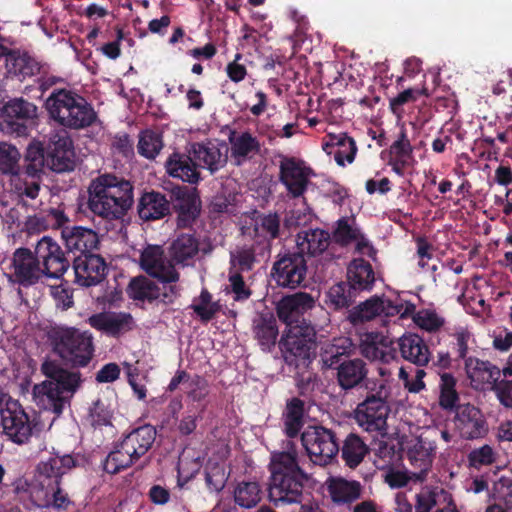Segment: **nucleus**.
<instances>
[{
    "instance_id": "1",
    "label": "nucleus",
    "mask_w": 512,
    "mask_h": 512,
    "mask_svg": "<svg viewBox=\"0 0 512 512\" xmlns=\"http://www.w3.org/2000/svg\"><path fill=\"white\" fill-rule=\"evenodd\" d=\"M287 451H277L271 454L268 469L270 482L268 496L276 506L301 504L304 498V486L308 474L298 463V452L293 443Z\"/></svg>"
},
{
    "instance_id": "2",
    "label": "nucleus",
    "mask_w": 512,
    "mask_h": 512,
    "mask_svg": "<svg viewBox=\"0 0 512 512\" xmlns=\"http://www.w3.org/2000/svg\"><path fill=\"white\" fill-rule=\"evenodd\" d=\"M134 203L133 184L111 173L100 174L88 187V209L102 218H123Z\"/></svg>"
},
{
    "instance_id": "3",
    "label": "nucleus",
    "mask_w": 512,
    "mask_h": 512,
    "mask_svg": "<svg viewBox=\"0 0 512 512\" xmlns=\"http://www.w3.org/2000/svg\"><path fill=\"white\" fill-rule=\"evenodd\" d=\"M398 350L404 360L419 367L425 366L430 360V351L423 338L414 333H407L395 342L381 333L370 332L362 336L361 354L372 361L379 360L390 363L398 357Z\"/></svg>"
},
{
    "instance_id": "4",
    "label": "nucleus",
    "mask_w": 512,
    "mask_h": 512,
    "mask_svg": "<svg viewBox=\"0 0 512 512\" xmlns=\"http://www.w3.org/2000/svg\"><path fill=\"white\" fill-rule=\"evenodd\" d=\"M49 117L70 130L86 129L98 120L93 105L73 89L55 88L45 101Z\"/></svg>"
},
{
    "instance_id": "5",
    "label": "nucleus",
    "mask_w": 512,
    "mask_h": 512,
    "mask_svg": "<svg viewBox=\"0 0 512 512\" xmlns=\"http://www.w3.org/2000/svg\"><path fill=\"white\" fill-rule=\"evenodd\" d=\"M47 378L36 386L38 393L45 397V408L60 415L66 404L80 389L83 379L79 371L65 369L56 359L46 358L40 367Z\"/></svg>"
},
{
    "instance_id": "6",
    "label": "nucleus",
    "mask_w": 512,
    "mask_h": 512,
    "mask_svg": "<svg viewBox=\"0 0 512 512\" xmlns=\"http://www.w3.org/2000/svg\"><path fill=\"white\" fill-rule=\"evenodd\" d=\"M52 351L72 368H84L91 362L95 348L89 331L62 325L51 326L47 332Z\"/></svg>"
},
{
    "instance_id": "7",
    "label": "nucleus",
    "mask_w": 512,
    "mask_h": 512,
    "mask_svg": "<svg viewBox=\"0 0 512 512\" xmlns=\"http://www.w3.org/2000/svg\"><path fill=\"white\" fill-rule=\"evenodd\" d=\"M316 346V330L310 322L286 328L278 342L285 363L296 368L311 362Z\"/></svg>"
},
{
    "instance_id": "8",
    "label": "nucleus",
    "mask_w": 512,
    "mask_h": 512,
    "mask_svg": "<svg viewBox=\"0 0 512 512\" xmlns=\"http://www.w3.org/2000/svg\"><path fill=\"white\" fill-rule=\"evenodd\" d=\"M37 106L23 98L9 100L0 109V130L17 137L27 136L35 126Z\"/></svg>"
},
{
    "instance_id": "9",
    "label": "nucleus",
    "mask_w": 512,
    "mask_h": 512,
    "mask_svg": "<svg viewBox=\"0 0 512 512\" xmlns=\"http://www.w3.org/2000/svg\"><path fill=\"white\" fill-rule=\"evenodd\" d=\"M301 442L310 460L325 466L339 453V439L332 429L322 425L309 426L301 434Z\"/></svg>"
},
{
    "instance_id": "10",
    "label": "nucleus",
    "mask_w": 512,
    "mask_h": 512,
    "mask_svg": "<svg viewBox=\"0 0 512 512\" xmlns=\"http://www.w3.org/2000/svg\"><path fill=\"white\" fill-rule=\"evenodd\" d=\"M387 396L385 385L381 383L376 393L367 395L365 400L358 404L355 410V419L360 427L368 432L386 429L387 417L390 412L386 401Z\"/></svg>"
},
{
    "instance_id": "11",
    "label": "nucleus",
    "mask_w": 512,
    "mask_h": 512,
    "mask_svg": "<svg viewBox=\"0 0 512 512\" xmlns=\"http://www.w3.org/2000/svg\"><path fill=\"white\" fill-rule=\"evenodd\" d=\"M306 275V258L295 251L279 254L271 268L272 279L283 288L296 289L303 286Z\"/></svg>"
},
{
    "instance_id": "12",
    "label": "nucleus",
    "mask_w": 512,
    "mask_h": 512,
    "mask_svg": "<svg viewBox=\"0 0 512 512\" xmlns=\"http://www.w3.org/2000/svg\"><path fill=\"white\" fill-rule=\"evenodd\" d=\"M35 251L26 247L15 249L10 263V280L23 287H30L40 282L45 276Z\"/></svg>"
},
{
    "instance_id": "13",
    "label": "nucleus",
    "mask_w": 512,
    "mask_h": 512,
    "mask_svg": "<svg viewBox=\"0 0 512 512\" xmlns=\"http://www.w3.org/2000/svg\"><path fill=\"white\" fill-rule=\"evenodd\" d=\"M141 269L160 283H174L180 280V273L172 259L167 258L160 245H147L140 254Z\"/></svg>"
},
{
    "instance_id": "14",
    "label": "nucleus",
    "mask_w": 512,
    "mask_h": 512,
    "mask_svg": "<svg viewBox=\"0 0 512 512\" xmlns=\"http://www.w3.org/2000/svg\"><path fill=\"white\" fill-rule=\"evenodd\" d=\"M35 253L46 278L60 279L70 267V260L61 246L50 236H43L35 246Z\"/></svg>"
},
{
    "instance_id": "15",
    "label": "nucleus",
    "mask_w": 512,
    "mask_h": 512,
    "mask_svg": "<svg viewBox=\"0 0 512 512\" xmlns=\"http://www.w3.org/2000/svg\"><path fill=\"white\" fill-rule=\"evenodd\" d=\"M1 424L8 439L18 445L28 443L32 436V423L17 401L8 402L1 410Z\"/></svg>"
},
{
    "instance_id": "16",
    "label": "nucleus",
    "mask_w": 512,
    "mask_h": 512,
    "mask_svg": "<svg viewBox=\"0 0 512 512\" xmlns=\"http://www.w3.org/2000/svg\"><path fill=\"white\" fill-rule=\"evenodd\" d=\"M74 283L81 287L100 284L108 274V264L99 254L93 252L78 255L73 259Z\"/></svg>"
},
{
    "instance_id": "17",
    "label": "nucleus",
    "mask_w": 512,
    "mask_h": 512,
    "mask_svg": "<svg viewBox=\"0 0 512 512\" xmlns=\"http://www.w3.org/2000/svg\"><path fill=\"white\" fill-rule=\"evenodd\" d=\"M310 172V168L295 158L284 157L279 165V180L292 198H298L307 190Z\"/></svg>"
},
{
    "instance_id": "18",
    "label": "nucleus",
    "mask_w": 512,
    "mask_h": 512,
    "mask_svg": "<svg viewBox=\"0 0 512 512\" xmlns=\"http://www.w3.org/2000/svg\"><path fill=\"white\" fill-rule=\"evenodd\" d=\"M455 426L460 436L466 440L483 438L488 432L487 422L481 410L469 403L456 407Z\"/></svg>"
},
{
    "instance_id": "19",
    "label": "nucleus",
    "mask_w": 512,
    "mask_h": 512,
    "mask_svg": "<svg viewBox=\"0 0 512 512\" xmlns=\"http://www.w3.org/2000/svg\"><path fill=\"white\" fill-rule=\"evenodd\" d=\"M212 246L200 249V239L195 232L179 233L170 243L168 247L169 257L172 259L174 266L188 267L193 264L195 258L200 251L203 254L211 252Z\"/></svg>"
},
{
    "instance_id": "20",
    "label": "nucleus",
    "mask_w": 512,
    "mask_h": 512,
    "mask_svg": "<svg viewBox=\"0 0 512 512\" xmlns=\"http://www.w3.org/2000/svg\"><path fill=\"white\" fill-rule=\"evenodd\" d=\"M315 305L313 297L306 292H297L283 297L276 306V313L286 328L307 322L303 315Z\"/></svg>"
},
{
    "instance_id": "21",
    "label": "nucleus",
    "mask_w": 512,
    "mask_h": 512,
    "mask_svg": "<svg viewBox=\"0 0 512 512\" xmlns=\"http://www.w3.org/2000/svg\"><path fill=\"white\" fill-rule=\"evenodd\" d=\"M75 466L76 461L69 454L50 457L46 461L39 462L36 468L39 486L41 489H46L61 484L63 475Z\"/></svg>"
},
{
    "instance_id": "22",
    "label": "nucleus",
    "mask_w": 512,
    "mask_h": 512,
    "mask_svg": "<svg viewBox=\"0 0 512 512\" xmlns=\"http://www.w3.org/2000/svg\"><path fill=\"white\" fill-rule=\"evenodd\" d=\"M0 50L1 55L6 58L7 73L19 81L36 76L41 73V69H44V65L26 52L22 53L4 46H1Z\"/></svg>"
},
{
    "instance_id": "23",
    "label": "nucleus",
    "mask_w": 512,
    "mask_h": 512,
    "mask_svg": "<svg viewBox=\"0 0 512 512\" xmlns=\"http://www.w3.org/2000/svg\"><path fill=\"white\" fill-rule=\"evenodd\" d=\"M61 237L68 252H79L82 255L99 249L98 233L88 227L66 226L61 231Z\"/></svg>"
},
{
    "instance_id": "24",
    "label": "nucleus",
    "mask_w": 512,
    "mask_h": 512,
    "mask_svg": "<svg viewBox=\"0 0 512 512\" xmlns=\"http://www.w3.org/2000/svg\"><path fill=\"white\" fill-rule=\"evenodd\" d=\"M89 324L108 336H119L133 330L135 321L127 312H101L89 317Z\"/></svg>"
},
{
    "instance_id": "25",
    "label": "nucleus",
    "mask_w": 512,
    "mask_h": 512,
    "mask_svg": "<svg viewBox=\"0 0 512 512\" xmlns=\"http://www.w3.org/2000/svg\"><path fill=\"white\" fill-rule=\"evenodd\" d=\"M435 452L436 445L422 438L418 439L414 445L409 447L406 452V458L413 468L411 474L415 481H423L426 479L432 467Z\"/></svg>"
},
{
    "instance_id": "26",
    "label": "nucleus",
    "mask_w": 512,
    "mask_h": 512,
    "mask_svg": "<svg viewBox=\"0 0 512 512\" xmlns=\"http://www.w3.org/2000/svg\"><path fill=\"white\" fill-rule=\"evenodd\" d=\"M174 195L173 209L176 213V227L178 229L192 228L201 213L200 198L187 191H178Z\"/></svg>"
},
{
    "instance_id": "27",
    "label": "nucleus",
    "mask_w": 512,
    "mask_h": 512,
    "mask_svg": "<svg viewBox=\"0 0 512 512\" xmlns=\"http://www.w3.org/2000/svg\"><path fill=\"white\" fill-rule=\"evenodd\" d=\"M199 168L207 169L214 174L227 163V156L222 154L217 144L212 141L192 143L188 150Z\"/></svg>"
},
{
    "instance_id": "28",
    "label": "nucleus",
    "mask_w": 512,
    "mask_h": 512,
    "mask_svg": "<svg viewBox=\"0 0 512 512\" xmlns=\"http://www.w3.org/2000/svg\"><path fill=\"white\" fill-rule=\"evenodd\" d=\"M227 136L231 157L237 165L252 159L261 151L260 140L248 130L237 132L235 129L229 128Z\"/></svg>"
},
{
    "instance_id": "29",
    "label": "nucleus",
    "mask_w": 512,
    "mask_h": 512,
    "mask_svg": "<svg viewBox=\"0 0 512 512\" xmlns=\"http://www.w3.org/2000/svg\"><path fill=\"white\" fill-rule=\"evenodd\" d=\"M368 367L364 360L353 358L341 363L336 372V382L341 390L348 392L366 384Z\"/></svg>"
},
{
    "instance_id": "30",
    "label": "nucleus",
    "mask_w": 512,
    "mask_h": 512,
    "mask_svg": "<svg viewBox=\"0 0 512 512\" xmlns=\"http://www.w3.org/2000/svg\"><path fill=\"white\" fill-rule=\"evenodd\" d=\"M171 204L164 194L158 191L144 192L138 200L137 212L145 222L163 219L170 214Z\"/></svg>"
},
{
    "instance_id": "31",
    "label": "nucleus",
    "mask_w": 512,
    "mask_h": 512,
    "mask_svg": "<svg viewBox=\"0 0 512 512\" xmlns=\"http://www.w3.org/2000/svg\"><path fill=\"white\" fill-rule=\"evenodd\" d=\"M330 234L320 228L301 230L296 235V253L308 257L323 254L330 244Z\"/></svg>"
},
{
    "instance_id": "32",
    "label": "nucleus",
    "mask_w": 512,
    "mask_h": 512,
    "mask_svg": "<svg viewBox=\"0 0 512 512\" xmlns=\"http://www.w3.org/2000/svg\"><path fill=\"white\" fill-rule=\"evenodd\" d=\"M376 281L373 266L364 258H354L347 267L346 282L359 295L372 291Z\"/></svg>"
},
{
    "instance_id": "33",
    "label": "nucleus",
    "mask_w": 512,
    "mask_h": 512,
    "mask_svg": "<svg viewBox=\"0 0 512 512\" xmlns=\"http://www.w3.org/2000/svg\"><path fill=\"white\" fill-rule=\"evenodd\" d=\"M165 167L171 177L183 182L196 184L201 179L200 171L190 153L187 155L174 152L166 160Z\"/></svg>"
},
{
    "instance_id": "34",
    "label": "nucleus",
    "mask_w": 512,
    "mask_h": 512,
    "mask_svg": "<svg viewBox=\"0 0 512 512\" xmlns=\"http://www.w3.org/2000/svg\"><path fill=\"white\" fill-rule=\"evenodd\" d=\"M157 431L154 426L145 424L133 429L121 440L125 447L138 461L153 446Z\"/></svg>"
},
{
    "instance_id": "35",
    "label": "nucleus",
    "mask_w": 512,
    "mask_h": 512,
    "mask_svg": "<svg viewBox=\"0 0 512 512\" xmlns=\"http://www.w3.org/2000/svg\"><path fill=\"white\" fill-rule=\"evenodd\" d=\"M339 453L346 467L356 469L370 454V447L361 436L351 432L339 445Z\"/></svg>"
},
{
    "instance_id": "36",
    "label": "nucleus",
    "mask_w": 512,
    "mask_h": 512,
    "mask_svg": "<svg viewBox=\"0 0 512 512\" xmlns=\"http://www.w3.org/2000/svg\"><path fill=\"white\" fill-rule=\"evenodd\" d=\"M327 490L336 504H352L361 498L363 487L359 481L332 477L327 481Z\"/></svg>"
},
{
    "instance_id": "37",
    "label": "nucleus",
    "mask_w": 512,
    "mask_h": 512,
    "mask_svg": "<svg viewBox=\"0 0 512 512\" xmlns=\"http://www.w3.org/2000/svg\"><path fill=\"white\" fill-rule=\"evenodd\" d=\"M254 338L264 352H271L277 343L279 330L276 318L271 313H261L253 321Z\"/></svg>"
},
{
    "instance_id": "38",
    "label": "nucleus",
    "mask_w": 512,
    "mask_h": 512,
    "mask_svg": "<svg viewBox=\"0 0 512 512\" xmlns=\"http://www.w3.org/2000/svg\"><path fill=\"white\" fill-rule=\"evenodd\" d=\"M464 364L468 378L474 382L492 385L501 376V370L489 361L469 356Z\"/></svg>"
},
{
    "instance_id": "39",
    "label": "nucleus",
    "mask_w": 512,
    "mask_h": 512,
    "mask_svg": "<svg viewBox=\"0 0 512 512\" xmlns=\"http://www.w3.org/2000/svg\"><path fill=\"white\" fill-rule=\"evenodd\" d=\"M305 402L298 397L289 399L283 412L284 432L295 438L304 426Z\"/></svg>"
},
{
    "instance_id": "40",
    "label": "nucleus",
    "mask_w": 512,
    "mask_h": 512,
    "mask_svg": "<svg viewBox=\"0 0 512 512\" xmlns=\"http://www.w3.org/2000/svg\"><path fill=\"white\" fill-rule=\"evenodd\" d=\"M359 294L346 281L332 285L326 293V305L330 310L340 311L352 306Z\"/></svg>"
},
{
    "instance_id": "41",
    "label": "nucleus",
    "mask_w": 512,
    "mask_h": 512,
    "mask_svg": "<svg viewBox=\"0 0 512 512\" xmlns=\"http://www.w3.org/2000/svg\"><path fill=\"white\" fill-rule=\"evenodd\" d=\"M136 462V458L126 449L125 444L120 441L114 445L113 450L102 461V468L106 473L115 475L130 468Z\"/></svg>"
},
{
    "instance_id": "42",
    "label": "nucleus",
    "mask_w": 512,
    "mask_h": 512,
    "mask_svg": "<svg viewBox=\"0 0 512 512\" xmlns=\"http://www.w3.org/2000/svg\"><path fill=\"white\" fill-rule=\"evenodd\" d=\"M127 294L135 301L152 303L158 299V284L146 276H137L130 280Z\"/></svg>"
},
{
    "instance_id": "43",
    "label": "nucleus",
    "mask_w": 512,
    "mask_h": 512,
    "mask_svg": "<svg viewBox=\"0 0 512 512\" xmlns=\"http://www.w3.org/2000/svg\"><path fill=\"white\" fill-rule=\"evenodd\" d=\"M11 191L19 198L34 200L40 192L41 176L26 175L25 171L9 179Z\"/></svg>"
},
{
    "instance_id": "44",
    "label": "nucleus",
    "mask_w": 512,
    "mask_h": 512,
    "mask_svg": "<svg viewBox=\"0 0 512 512\" xmlns=\"http://www.w3.org/2000/svg\"><path fill=\"white\" fill-rule=\"evenodd\" d=\"M47 164V151L40 142H32L28 145L24 156L23 171L26 175L41 176Z\"/></svg>"
},
{
    "instance_id": "45",
    "label": "nucleus",
    "mask_w": 512,
    "mask_h": 512,
    "mask_svg": "<svg viewBox=\"0 0 512 512\" xmlns=\"http://www.w3.org/2000/svg\"><path fill=\"white\" fill-rule=\"evenodd\" d=\"M21 153L16 146L0 142V173L9 176V179L15 177L23 171L20 165Z\"/></svg>"
},
{
    "instance_id": "46",
    "label": "nucleus",
    "mask_w": 512,
    "mask_h": 512,
    "mask_svg": "<svg viewBox=\"0 0 512 512\" xmlns=\"http://www.w3.org/2000/svg\"><path fill=\"white\" fill-rule=\"evenodd\" d=\"M381 297L373 296L360 303L349 311L348 320L353 325L362 324L370 321L377 316H381Z\"/></svg>"
},
{
    "instance_id": "47",
    "label": "nucleus",
    "mask_w": 512,
    "mask_h": 512,
    "mask_svg": "<svg viewBox=\"0 0 512 512\" xmlns=\"http://www.w3.org/2000/svg\"><path fill=\"white\" fill-rule=\"evenodd\" d=\"M261 500V488L256 481H242L234 489V501L242 508L255 507Z\"/></svg>"
},
{
    "instance_id": "48",
    "label": "nucleus",
    "mask_w": 512,
    "mask_h": 512,
    "mask_svg": "<svg viewBox=\"0 0 512 512\" xmlns=\"http://www.w3.org/2000/svg\"><path fill=\"white\" fill-rule=\"evenodd\" d=\"M138 153L147 158L155 159L163 148L162 135L153 130H144L139 135Z\"/></svg>"
},
{
    "instance_id": "49",
    "label": "nucleus",
    "mask_w": 512,
    "mask_h": 512,
    "mask_svg": "<svg viewBox=\"0 0 512 512\" xmlns=\"http://www.w3.org/2000/svg\"><path fill=\"white\" fill-rule=\"evenodd\" d=\"M389 159L412 164L414 161L413 147L405 129H402L389 148Z\"/></svg>"
},
{
    "instance_id": "50",
    "label": "nucleus",
    "mask_w": 512,
    "mask_h": 512,
    "mask_svg": "<svg viewBox=\"0 0 512 512\" xmlns=\"http://www.w3.org/2000/svg\"><path fill=\"white\" fill-rule=\"evenodd\" d=\"M200 303H193L190 307L199 316L202 322L212 320L219 310L217 303H211L212 295L207 289H203L199 296Z\"/></svg>"
},
{
    "instance_id": "51",
    "label": "nucleus",
    "mask_w": 512,
    "mask_h": 512,
    "mask_svg": "<svg viewBox=\"0 0 512 512\" xmlns=\"http://www.w3.org/2000/svg\"><path fill=\"white\" fill-rule=\"evenodd\" d=\"M360 233L361 230L358 227L349 224L348 219L342 217L337 221L333 237L336 243L341 246H347L354 242V240L358 239Z\"/></svg>"
},
{
    "instance_id": "52",
    "label": "nucleus",
    "mask_w": 512,
    "mask_h": 512,
    "mask_svg": "<svg viewBox=\"0 0 512 512\" xmlns=\"http://www.w3.org/2000/svg\"><path fill=\"white\" fill-rule=\"evenodd\" d=\"M43 490L45 491L44 506L46 507H52L56 510H67L72 504L68 494L61 488V484Z\"/></svg>"
},
{
    "instance_id": "53",
    "label": "nucleus",
    "mask_w": 512,
    "mask_h": 512,
    "mask_svg": "<svg viewBox=\"0 0 512 512\" xmlns=\"http://www.w3.org/2000/svg\"><path fill=\"white\" fill-rule=\"evenodd\" d=\"M113 412L102 399L95 400L89 408V420L93 427L111 424Z\"/></svg>"
},
{
    "instance_id": "54",
    "label": "nucleus",
    "mask_w": 512,
    "mask_h": 512,
    "mask_svg": "<svg viewBox=\"0 0 512 512\" xmlns=\"http://www.w3.org/2000/svg\"><path fill=\"white\" fill-rule=\"evenodd\" d=\"M261 230L269 240L280 236V217L277 213L260 215L256 221L255 231Z\"/></svg>"
},
{
    "instance_id": "55",
    "label": "nucleus",
    "mask_w": 512,
    "mask_h": 512,
    "mask_svg": "<svg viewBox=\"0 0 512 512\" xmlns=\"http://www.w3.org/2000/svg\"><path fill=\"white\" fill-rule=\"evenodd\" d=\"M72 153L66 150H47V165L58 173L71 171L74 168V161L71 159Z\"/></svg>"
},
{
    "instance_id": "56",
    "label": "nucleus",
    "mask_w": 512,
    "mask_h": 512,
    "mask_svg": "<svg viewBox=\"0 0 512 512\" xmlns=\"http://www.w3.org/2000/svg\"><path fill=\"white\" fill-rule=\"evenodd\" d=\"M452 341L450 343L452 350L457 354L455 360H464L468 358L469 342L472 334L465 328H458L451 334Z\"/></svg>"
},
{
    "instance_id": "57",
    "label": "nucleus",
    "mask_w": 512,
    "mask_h": 512,
    "mask_svg": "<svg viewBox=\"0 0 512 512\" xmlns=\"http://www.w3.org/2000/svg\"><path fill=\"white\" fill-rule=\"evenodd\" d=\"M413 320L418 327L428 332H435L444 325V319L435 311L428 309L418 311Z\"/></svg>"
},
{
    "instance_id": "58",
    "label": "nucleus",
    "mask_w": 512,
    "mask_h": 512,
    "mask_svg": "<svg viewBox=\"0 0 512 512\" xmlns=\"http://www.w3.org/2000/svg\"><path fill=\"white\" fill-rule=\"evenodd\" d=\"M496 461V453L490 445H483L479 448L473 449L468 454L469 466L475 469H480L483 466H488Z\"/></svg>"
},
{
    "instance_id": "59",
    "label": "nucleus",
    "mask_w": 512,
    "mask_h": 512,
    "mask_svg": "<svg viewBox=\"0 0 512 512\" xmlns=\"http://www.w3.org/2000/svg\"><path fill=\"white\" fill-rule=\"evenodd\" d=\"M491 389L502 406L512 408V379L499 378L493 382Z\"/></svg>"
},
{
    "instance_id": "60",
    "label": "nucleus",
    "mask_w": 512,
    "mask_h": 512,
    "mask_svg": "<svg viewBox=\"0 0 512 512\" xmlns=\"http://www.w3.org/2000/svg\"><path fill=\"white\" fill-rule=\"evenodd\" d=\"M438 493L436 489L422 488L416 494L415 512H431L437 504Z\"/></svg>"
},
{
    "instance_id": "61",
    "label": "nucleus",
    "mask_w": 512,
    "mask_h": 512,
    "mask_svg": "<svg viewBox=\"0 0 512 512\" xmlns=\"http://www.w3.org/2000/svg\"><path fill=\"white\" fill-rule=\"evenodd\" d=\"M208 388V381L204 377L200 375H194L189 381L187 395L194 402H200L204 400L208 395Z\"/></svg>"
},
{
    "instance_id": "62",
    "label": "nucleus",
    "mask_w": 512,
    "mask_h": 512,
    "mask_svg": "<svg viewBox=\"0 0 512 512\" xmlns=\"http://www.w3.org/2000/svg\"><path fill=\"white\" fill-rule=\"evenodd\" d=\"M381 303V316L385 317L400 315L401 318H404L412 314L415 310V306L413 304L409 303L404 306L402 303H394L392 300L386 298H381Z\"/></svg>"
},
{
    "instance_id": "63",
    "label": "nucleus",
    "mask_w": 512,
    "mask_h": 512,
    "mask_svg": "<svg viewBox=\"0 0 512 512\" xmlns=\"http://www.w3.org/2000/svg\"><path fill=\"white\" fill-rule=\"evenodd\" d=\"M35 220L37 222L43 220L46 222V227L61 230L66 227V224L69 222L68 216L65 214L64 210L59 207L49 208L45 211V215L43 217H35Z\"/></svg>"
},
{
    "instance_id": "64",
    "label": "nucleus",
    "mask_w": 512,
    "mask_h": 512,
    "mask_svg": "<svg viewBox=\"0 0 512 512\" xmlns=\"http://www.w3.org/2000/svg\"><path fill=\"white\" fill-rule=\"evenodd\" d=\"M51 295L55 300L56 307L61 310H67L74 304L72 291L63 284L52 286Z\"/></svg>"
}]
</instances>
